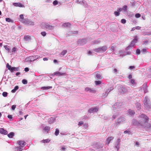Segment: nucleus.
<instances>
[{
    "instance_id": "nucleus-2",
    "label": "nucleus",
    "mask_w": 151,
    "mask_h": 151,
    "mask_svg": "<svg viewBox=\"0 0 151 151\" xmlns=\"http://www.w3.org/2000/svg\"><path fill=\"white\" fill-rule=\"evenodd\" d=\"M6 67L11 72H13L14 71H18L19 70V67H12L11 65H9L8 63L7 64Z\"/></svg>"
},
{
    "instance_id": "nucleus-23",
    "label": "nucleus",
    "mask_w": 151,
    "mask_h": 151,
    "mask_svg": "<svg viewBox=\"0 0 151 151\" xmlns=\"http://www.w3.org/2000/svg\"><path fill=\"white\" fill-rule=\"evenodd\" d=\"M14 135V133L13 132H11L8 134V136L10 138H12Z\"/></svg>"
},
{
    "instance_id": "nucleus-64",
    "label": "nucleus",
    "mask_w": 151,
    "mask_h": 151,
    "mask_svg": "<svg viewBox=\"0 0 151 151\" xmlns=\"http://www.w3.org/2000/svg\"><path fill=\"white\" fill-rule=\"evenodd\" d=\"M28 116V115L27 114L24 116V118L25 119H26L27 117Z\"/></svg>"
},
{
    "instance_id": "nucleus-1",
    "label": "nucleus",
    "mask_w": 151,
    "mask_h": 151,
    "mask_svg": "<svg viewBox=\"0 0 151 151\" xmlns=\"http://www.w3.org/2000/svg\"><path fill=\"white\" fill-rule=\"evenodd\" d=\"M139 122L136 120H134L133 121V124L134 125L139 126L140 125L142 127L145 128L146 127V125L148 123L149 121L148 117L145 114H142L139 116Z\"/></svg>"
},
{
    "instance_id": "nucleus-7",
    "label": "nucleus",
    "mask_w": 151,
    "mask_h": 151,
    "mask_svg": "<svg viewBox=\"0 0 151 151\" xmlns=\"http://www.w3.org/2000/svg\"><path fill=\"white\" fill-rule=\"evenodd\" d=\"M45 28L47 29L51 30L53 29L54 27L49 24L48 23H45L44 24Z\"/></svg>"
},
{
    "instance_id": "nucleus-50",
    "label": "nucleus",
    "mask_w": 151,
    "mask_h": 151,
    "mask_svg": "<svg viewBox=\"0 0 151 151\" xmlns=\"http://www.w3.org/2000/svg\"><path fill=\"white\" fill-rule=\"evenodd\" d=\"M115 48V46H111V49L113 50H114Z\"/></svg>"
},
{
    "instance_id": "nucleus-34",
    "label": "nucleus",
    "mask_w": 151,
    "mask_h": 151,
    "mask_svg": "<svg viewBox=\"0 0 151 151\" xmlns=\"http://www.w3.org/2000/svg\"><path fill=\"white\" fill-rule=\"evenodd\" d=\"M8 93L6 92H4L2 93V95L3 96L6 97L7 96Z\"/></svg>"
},
{
    "instance_id": "nucleus-52",
    "label": "nucleus",
    "mask_w": 151,
    "mask_h": 151,
    "mask_svg": "<svg viewBox=\"0 0 151 151\" xmlns=\"http://www.w3.org/2000/svg\"><path fill=\"white\" fill-rule=\"evenodd\" d=\"M122 8H118V12H121L122 11Z\"/></svg>"
},
{
    "instance_id": "nucleus-21",
    "label": "nucleus",
    "mask_w": 151,
    "mask_h": 151,
    "mask_svg": "<svg viewBox=\"0 0 151 151\" xmlns=\"http://www.w3.org/2000/svg\"><path fill=\"white\" fill-rule=\"evenodd\" d=\"M50 128L49 127L46 126L44 128V130L46 132H47V133L50 131Z\"/></svg>"
},
{
    "instance_id": "nucleus-47",
    "label": "nucleus",
    "mask_w": 151,
    "mask_h": 151,
    "mask_svg": "<svg viewBox=\"0 0 151 151\" xmlns=\"http://www.w3.org/2000/svg\"><path fill=\"white\" fill-rule=\"evenodd\" d=\"M8 117L9 119H12V115H9L8 116Z\"/></svg>"
},
{
    "instance_id": "nucleus-4",
    "label": "nucleus",
    "mask_w": 151,
    "mask_h": 151,
    "mask_svg": "<svg viewBox=\"0 0 151 151\" xmlns=\"http://www.w3.org/2000/svg\"><path fill=\"white\" fill-rule=\"evenodd\" d=\"M38 58L39 57L37 56H31L26 58L25 60L27 61L31 62L34 61Z\"/></svg>"
},
{
    "instance_id": "nucleus-40",
    "label": "nucleus",
    "mask_w": 151,
    "mask_h": 151,
    "mask_svg": "<svg viewBox=\"0 0 151 151\" xmlns=\"http://www.w3.org/2000/svg\"><path fill=\"white\" fill-rule=\"evenodd\" d=\"M114 14L116 16H118L120 14V13L119 12L116 11L114 12Z\"/></svg>"
},
{
    "instance_id": "nucleus-12",
    "label": "nucleus",
    "mask_w": 151,
    "mask_h": 151,
    "mask_svg": "<svg viewBox=\"0 0 151 151\" xmlns=\"http://www.w3.org/2000/svg\"><path fill=\"white\" fill-rule=\"evenodd\" d=\"M85 90L86 91H89L90 92L95 93L96 91L93 88H91L88 87H86L85 88Z\"/></svg>"
},
{
    "instance_id": "nucleus-32",
    "label": "nucleus",
    "mask_w": 151,
    "mask_h": 151,
    "mask_svg": "<svg viewBox=\"0 0 151 151\" xmlns=\"http://www.w3.org/2000/svg\"><path fill=\"white\" fill-rule=\"evenodd\" d=\"M129 113L130 115H132L134 114L135 112L132 110H129Z\"/></svg>"
},
{
    "instance_id": "nucleus-22",
    "label": "nucleus",
    "mask_w": 151,
    "mask_h": 151,
    "mask_svg": "<svg viewBox=\"0 0 151 151\" xmlns=\"http://www.w3.org/2000/svg\"><path fill=\"white\" fill-rule=\"evenodd\" d=\"M24 38L26 41H28L30 40L31 37L28 35L25 36Z\"/></svg>"
},
{
    "instance_id": "nucleus-55",
    "label": "nucleus",
    "mask_w": 151,
    "mask_h": 151,
    "mask_svg": "<svg viewBox=\"0 0 151 151\" xmlns=\"http://www.w3.org/2000/svg\"><path fill=\"white\" fill-rule=\"evenodd\" d=\"M4 47L7 50H8V51H9V49L6 46H4Z\"/></svg>"
},
{
    "instance_id": "nucleus-14",
    "label": "nucleus",
    "mask_w": 151,
    "mask_h": 151,
    "mask_svg": "<svg viewBox=\"0 0 151 151\" xmlns=\"http://www.w3.org/2000/svg\"><path fill=\"white\" fill-rule=\"evenodd\" d=\"M0 133L4 135H6L7 134V131L3 128H0Z\"/></svg>"
},
{
    "instance_id": "nucleus-16",
    "label": "nucleus",
    "mask_w": 151,
    "mask_h": 151,
    "mask_svg": "<svg viewBox=\"0 0 151 151\" xmlns=\"http://www.w3.org/2000/svg\"><path fill=\"white\" fill-rule=\"evenodd\" d=\"M114 138L113 137H110L108 138L106 140V143L109 144L111 140L113 139Z\"/></svg>"
},
{
    "instance_id": "nucleus-46",
    "label": "nucleus",
    "mask_w": 151,
    "mask_h": 151,
    "mask_svg": "<svg viewBox=\"0 0 151 151\" xmlns=\"http://www.w3.org/2000/svg\"><path fill=\"white\" fill-rule=\"evenodd\" d=\"M131 133V132L127 130H125L124 132V133L125 134L129 133Z\"/></svg>"
},
{
    "instance_id": "nucleus-11",
    "label": "nucleus",
    "mask_w": 151,
    "mask_h": 151,
    "mask_svg": "<svg viewBox=\"0 0 151 151\" xmlns=\"http://www.w3.org/2000/svg\"><path fill=\"white\" fill-rule=\"evenodd\" d=\"M13 5L15 6H18L20 7H25L24 5L22 4L21 3L19 2L13 3Z\"/></svg>"
},
{
    "instance_id": "nucleus-29",
    "label": "nucleus",
    "mask_w": 151,
    "mask_h": 151,
    "mask_svg": "<svg viewBox=\"0 0 151 151\" xmlns=\"http://www.w3.org/2000/svg\"><path fill=\"white\" fill-rule=\"evenodd\" d=\"M67 52L66 50H63L60 53V54L62 55H64Z\"/></svg>"
},
{
    "instance_id": "nucleus-10",
    "label": "nucleus",
    "mask_w": 151,
    "mask_h": 151,
    "mask_svg": "<svg viewBox=\"0 0 151 151\" xmlns=\"http://www.w3.org/2000/svg\"><path fill=\"white\" fill-rule=\"evenodd\" d=\"M125 121V120L124 118H118L117 120V122L116 123V124L117 125L119 123H122Z\"/></svg>"
},
{
    "instance_id": "nucleus-60",
    "label": "nucleus",
    "mask_w": 151,
    "mask_h": 151,
    "mask_svg": "<svg viewBox=\"0 0 151 151\" xmlns=\"http://www.w3.org/2000/svg\"><path fill=\"white\" fill-rule=\"evenodd\" d=\"M20 74V72H17L16 74V76H18Z\"/></svg>"
},
{
    "instance_id": "nucleus-53",
    "label": "nucleus",
    "mask_w": 151,
    "mask_h": 151,
    "mask_svg": "<svg viewBox=\"0 0 151 151\" xmlns=\"http://www.w3.org/2000/svg\"><path fill=\"white\" fill-rule=\"evenodd\" d=\"M61 150H62L64 151L65 150V147H62Z\"/></svg>"
},
{
    "instance_id": "nucleus-8",
    "label": "nucleus",
    "mask_w": 151,
    "mask_h": 151,
    "mask_svg": "<svg viewBox=\"0 0 151 151\" xmlns=\"http://www.w3.org/2000/svg\"><path fill=\"white\" fill-rule=\"evenodd\" d=\"M127 91V90L124 86H122L119 88V92L120 93H124Z\"/></svg>"
},
{
    "instance_id": "nucleus-30",
    "label": "nucleus",
    "mask_w": 151,
    "mask_h": 151,
    "mask_svg": "<svg viewBox=\"0 0 151 151\" xmlns=\"http://www.w3.org/2000/svg\"><path fill=\"white\" fill-rule=\"evenodd\" d=\"M59 133V131L58 129H56L55 130V135L57 136L58 135Z\"/></svg>"
},
{
    "instance_id": "nucleus-33",
    "label": "nucleus",
    "mask_w": 151,
    "mask_h": 151,
    "mask_svg": "<svg viewBox=\"0 0 151 151\" xmlns=\"http://www.w3.org/2000/svg\"><path fill=\"white\" fill-rule=\"evenodd\" d=\"M95 84L96 85H98L100 84L101 83V82L100 81H95Z\"/></svg>"
},
{
    "instance_id": "nucleus-15",
    "label": "nucleus",
    "mask_w": 151,
    "mask_h": 151,
    "mask_svg": "<svg viewBox=\"0 0 151 151\" xmlns=\"http://www.w3.org/2000/svg\"><path fill=\"white\" fill-rule=\"evenodd\" d=\"M122 105V104L120 103H115L113 106V108L116 109L118 108L119 106H121Z\"/></svg>"
},
{
    "instance_id": "nucleus-17",
    "label": "nucleus",
    "mask_w": 151,
    "mask_h": 151,
    "mask_svg": "<svg viewBox=\"0 0 151 151\" xmlns=\"http://www.w3.org/2000/svg\"><path fill=\"white\" fill-rule=\"evenodd\" d=\"M55 75H56L58 76H63L65 75V73H61L60 72L57 71L54 73Z\"/></svg>"
},
{
    "instance_id": "nucleus-57",
    "label": "nucleus",
    "mask_w": 151,
    "mask_h": 151,
    "mask_svg": "<svg viewBox=\"0 0 151 151\" xmlns=\"http://www.w3.org/2000/svg\"><path fill=\"white\" fill-rule=\"evenodd\" d=\"M134 68V66H130L129 67V68L131 69H133V68Z\"/></svg>"
},
{
    "instance_id": "nucleus-9",
    "label": "nucleus",
    "mask_w": 151,
    "mask_h": 151,
    "mask_svg": "<svg viewBox=\"0 0 151 151\" xmlns=\"http://www.w3.org/2000/svg\"><path fill=\"white\" fill-rule=\"evenodd\" d=\"M150 100L149 99V98L147 97H145V99L144 100V104L146 106H149V104L148 102H149Z\"/></svg>"
},
{
    "instance_id": "nucleus-63",
    "label": "nucleus",
    "mask_w": 151,
    "mask_h": 151,
    "mask_svg": "<svg viewBox=\"0 0 151 151\" xmlns=\"http://www.w3.org/2000/svg\"><path fill=\"white\" fill-rule=\"evenodd\" d=\"M53 62L54 63H57V61L56 60H53Z\"/></svg>"
},
{
    "instance_id": "nucleus-26",
    "label": "nucleus",
    "mask_w": 151,
    "mask_h": 151,
    "mask_svg": "<svg viewBox=\"0 0 151 151\" xmlns=\"http://www.w3.org/2000/svg\"><path fill=\"white\" fill-rule=\"evenodd\" d=\"M96 78L98 79H100L102 78L100 74L97 73L96 75Z\"/></svg>"
},
{
    "instance_id": "nucleus-27",
    "label": "nucleus",
    "mask_w": 151,
    "mask_h": 151,
    "mask_svg": "<svg viewBox=\"0 0 151 151\" xmlns=\"http://www.w3.org/2000/svg\"><path fill=\"white\" fill-rule=\"evenodd\" d=\"M52 87L51 86H49L47 87H42V89H48L50 88H52Z\"/></svg>"
},
{
    "instance_id": "nucleus-35",
    "label": "nucleus",
    "mask_w": 151,
    "mask_h": 151,
    "mask_svg": "<svg viewBox=\"0 0 151 151\" xmlns=\"http://www.w3.org/2000/svg\"><path fill=\"white\" fill-rule=\"evenodd\" d=\"M135 17L136 18H138L141 17V15L139 13H137L135 14Z\"/></svg>"
},
{
    "instance_id": "nucleus-28",
    "label": "nucleus",
    "mask_w": 151,
    "mask_h": 151,
    "mask_svg": "<svg viewBox=\"0 0 151 151\" xmlns=\"http://www.w3.org/2000/svg\"><path fill=\"white\" fill-rule=\"evenodd\" d=\"M50 141V140H49V139H45L41 141V142L43 143H47L49 142Z\"/></svg>"
},
{
    "instance_id": "nucleus-37",
    "label": "nucleus",
    "mask_w": 151,
    "mask_h": 151,
    "mask_svg": "<svg viewBox=\"0 0 151 151\" xmlns=\"http://www.w3.org/2000/svg\"><path fill=\"white\" fill-rule=\"evenodd\" d=\"M131 83L133 84H134L135 83V80L134 79H132L130 80Z\"/></svg>"
},
{
    "instance_id": "nucleus-51",
    "label": "nucleus",
    "mask_w": 151,
    "mask_h": 151,
    "mask_svg": "<svg viewBox=\"0 0 151 151\" xmlns=\"http://www.w3.org/2000/svg\"><path fill=\"white\" fill-rule=\"evenodd\" d=\"M132 78V75L131 74H130L129 75V76H128V78L129 79H131V78Z\"/></svg>"
},
{
    "instance_id": "nucleus-48",
    "label": "nucleus",
    "mask_w": 151,
    "mask_h": 151,
    "mask_svg": "<svg viewBox=\"0 0 151 151\" xmlns=\"http://www.w3.org/2000/svg\"><path fill=\"white\" fill-rule=\"evenodd\" d=\"M29 70V68H28L26 67L24 68V71L25 72H27Z\"/></svg>"
},
{
    "instance_id": "nucleus-36",
    "label": "nucleus",
    "mask_w": 151,
    "mask_h": 151,
    "mask_svg": "<svg viewBox=\"0 0 151 151\" xmlns=\"http://www.w3.org/2000/svg\"><path fill=\"white\" fill-rule=\"evenodd\" d=\"M22 83L23 84H26L27 83V81L25 79H23L22 80Z\"/></svg>"
},
{
    "instance_id": "nucleus-58",
    "label": "nucleus",
    "mask_w": 151,
    "mask_h": 151,
    "mask_svg": "<svg viewBox=\"0 0 151 151\" xmlns=\"http://www.w3.org/2000/svg\"><path fill=\"white\" fill-rule=\"evenodd\" d=\"M48 59L47 58H43V60L44 61L47 60Z\"/></svg>"
},
{
    "instance_id": "nucleus-19",
    "label": "nucleus",
    "mask_w": 151,
    "mask_h": 151,
    "mask_svg": "<svg viewBox=\"0 0 151 151\" xmlns=\"http://www.w3.org/2000/svg\"><path fill=\"white\" fill-rule=\"evenodd\" d=\"M17 48L14 47H13L12 49V55H13L15 53V52L17 51Z\"/></svg>"
},
{
    "instance_id": "nucleus-25",
    "label": "nucleus",
    "mask_w": 151,
    "mask_h": 151,
    "mask_svg": "<svg viewBox=\"0 0 151 151\" xmlns=\"http://www.w3.org/2000/svg\"><path fill=\"white\" fill-rule=\"evenodd\" d=\"M16 150L17 151H21L23 150L21 147H18L16 148Z\"/></svg>"
},
{
    "instance_id": "nucleus-41",
    "label": "nucleus",
    "mask_w": 151,
    "mask_h": 151,
    "mask_svg": "<svg viewBox=\"0 0 151 151\" xmlns=\"http://www.w3.org/2000/svg\"><path fill=\"white\" fill-rule=\"evenodd\" d=\"M127 6L126 5H124L123 8V10L125 11H126L127 10Z\"/></svg>"
},
{
    "instance_id": "nucleus-49",
    "label": "nucleus",
    "mask_w": 151,
    "mask_h": 151,
    "mask_svg": "<svg viewBox=\"0 0 151 151\" xmlns=\"http://www.w3.org/2000/svg\"><path fill=\"white\" fill-rule=\"evenodd\" d=\"M20 18L21 19H23V18H24L23 15V14H21L20 15Z\"/></svg>"
},
{
    "instance_id": "nucleus-59",
    "label": "nucleus",
    "mask_w": 151,
    "mask_h": 151,
    "mask_svg": "<svg viewBox=\"0 0 151 151\" xmlns=\"http://www.w3.org/2000/svg\"><path fill=\"white\" fill-rule=\"evenodd\" d=\"M117 116V115H114L113 116V118L114 119H115L116 118V116Z\"/></svg>"
},
{
    "instance_id": "nucleus-18",
    "label": "nucleus",
    "mask_w": 151,
    "mask_h": 151,
    "mask_svg": "<svg viewBox=\"0 0 151 151\" xmlns=\"http://www.w3.org/2000/svg\"><path fill=\"white\" fill-rule=\"evenodd\" d=\"M26 23L27 24H29L30 25H34V23L33 22H32L31 21L29 20H26L25 21Z\"/></svg>"
},
{
    "instance_id": "nucleus-31",
    "label": "nucleus",
    "mask_w": 151,
    "mask_h": 151,
    "mask_svg": "<svg viewBox=\"0 0 151 151\" xmlns=\"http://www.w3.org/2000/svg\"><path fill=\"white\" fill-rule=\"evenodd\" d=\"M6 21L8 22H12L13 21L9 18H6Z\"/></svg>"
},
{
    "instance_id": "nucleus-44",
    "label": "nucleus",
    "mask_w": 151,
    "mask_h": 151,
    "mask_svg": "<svg viewBox=\"0 0 151 151\" xmlns=\"http://www.w3.org/2000/svg\"><path fill=\"white\" fill-rule=\"evenodd\" d=\"M16 105H13L12 106V109L13 110H14L16 108Z\"/></svg>"
},
{
    "instance_id": "nucleus-42",
    "label": "nucleus",
    "mask_w": 151,
    "mask_h": 151,
    "mask_svg": "<svg viewBox=\"0 0 151 151\" xmlns=\"http://www.w3.org/2000/svg\"><path fill=\"white\" fill-rule=\"evenodd\" d=\"M136 53L137 54L139 55L140 53V51L139 49H137L136 51Z\"/></svg>"
},
{
    "instance_id": "nucleus-43",
    "label": "nucleus",
    "mask_w": 151,
    "mask_h": 151,
    "mask_svg": "<svg viewBox=\"0 0 151 151\" xmlns=\"http://www.w3.org/2000/svg\"><path fill=\"white\" fill-rule=\"evenodd\" d=\"M121 22L123 24H125L126 22V20L124 19H122L121 20Z\"/></svg>"
},
{
    "instance_id": "nucleus-62",
    "label": "nucleus",
    "mask_w": 151,
    "mask_h": 151,
    "mask_svg": "<svg viewBox=\"0 0 151 151\" xmlns=\"http://www.w3.org/2000/svg\"><path fill=\"white\" fill-rule=\"evenodd\" d=\"M114 72H116L117 71V70L115 68L114 70Z\"/></svg>"
},
{
    "instance_id": "nucleus-45",
    "label": "nucleus",
    "mask_w": 151,
    "mask_h": 151,
    "mask_svg": "<svg viewBox=\"0 0 151 151\" xmlns=\"http://www.w3.org/2000/svg\"><path fill=\"white\" fill-rule=\"evenodd\" d=\"M83 124V122L82 121H80L79 122L78 125L79 126H81Z\"/></svg>"
},
{
    "instance_id": "nucleus-39",
    "label": "nucleus",
    "mask_w": 151,
    "mask_h": 151,
    "mask_svg": "<svg viewBox=\"0 0 151 151\" xmlns=\"http://www.w3.org/2000/svg\"><path fill=\"white\" fill-rule=\"evenodd\" d=\"M58 2L57 1L55 0L53 2V4L54 5H57L58 4Z\"/></svg>"
},
{
    "instance_id": "nucleus-24",
    "label": "nucleus",
    "mask_w": 151,
    "mask_h": 151,
    "mask_svg": "<svg viewBox=\"0 0 151 151\" xmlns=\"http://www.w3.org/2000/svg\"><path fill=\"white\" fill-rule=\"evenodd\" d=\"M62 25L64 27H67L70 26L71 24L70 23H67L63 24Z\"/></svg>"
},
{
    "instance_id": "nucleus-61",
    "label": "nucleus",
    "mask_w": 151,
    "mask_h": 151,
    "mask_svg": "<svg viewBox=\"0 0 151 151\" xmlns=\"http://www.w3.org/2000/svg\"><path fill=\"white\" fill-rule=\"evenodd\" d=\"M136 144L137 145H138V146L139 145V143L138 142H136Z\"/></svg>"
},
{
    "instance_id": "nucleus-38",
    "label": "nucleus",
    "mask_w": 151,
    "mask_h": 151,
    "mask_svg": "<svg viewBox=\"0 0 151 151\" xmlns=\"http://www.w3.org/2000/svg\"><path fill=\"white\" fill-rule=\"evenodd\" d=\"M41 34L42 36H46V33L45 32L43 31L41 32Z\"/></svg>"
},
{
    "instance_id": "nucleus-3",
    "label": "nucleus",
    "mask_w": 151,
    "mask_h": 151,
    "mask_svg": "<svg viewBox=\"0 0 151 151\" xmlns=\"http://www.w3.org/2000/svg\"><path fill=\"white\" fill-rule=\"evenodd\" d=\"M107 49L106 46H104L97 48L95 49L94 51L96 52H103L106 51Z\"/></svg>"
},
{
    "instance_id": "nucleus-13",
    "label": "nucleus",
    "mask_w": 151,
    "mask_h": 151,
    "mask_svg": "<svg viewBox=\"0 0 151 151\" xmlns=\"http://www.w3.org/2000/svg\"><path fill=\"white\" fill-rule=\"evenodd\" d=\"M17 143H18L20 146H24L26 144V142L24 141L20 140L17 142Z\"/></svg>"
},
{
    "instance_id": "nucleus-54",
    "label": "nucleus",
    "mask_w": 151,
    "mask_h": 151,
    "mask_svg": "<svg viewBox=\"0 0 151 151\" xmlns=\"http://www.w3.org/2000/svg\"><path fill=\"white\" fill-rule=\"evenodd\" d=\"M141 28V27L139 26H137L136 27L135 29H139Z\"/></svg>"
},
{
    "instance_id": "nucleus-56",
    "label": "nucleus",
    "mask_w": 151,
    "mask_h": 151,
    "mask_svg": "<svg viewBox=\"0 0 151 151\" xmlns=\"http://www.w3.org/2000/svg\"><path fill=\"white\" fill-rule=\"evenodd\" d=\"M146 51V49L145 48H144L142 50V51L143 52H145Z\"/></svg>"
},
{
    "instance_id": "nucleus-20",
    "label": "nucleus",
    "mask_w": 151,
    "mask_h": 151,
    "mask_svg": "<svg viewBox=\"0 0 151 151\" xmlns=\"http://www.w3.org/2000/svg\"><path fill=\"white\" fill-rule=\"evenodd\" d=\"M19 88V86H16L14 89L12 90L11 92L12 93H15L16 90L18 89Z\"/></svg>"
},
{
    "instance_id": "nucleus-5",
    "label": "nucleus",
    "mask_w": 151,
    "mask_h": 151,
    "mask_svg": "<svg viewBox=\"0 0 151 151\" xmlns=\"http://www.w3.org/2000/svg\"><path fill=\"white\" fill-rule=\"evenodd\" d=\"M138 39L137 36H136L134 37V39L132 41L130 45L128 46L129 47H133L135 45V43L137 42Z\"/></svg>"
},
{
    "instance_id": "nucleus-6",
    "label": "nucleus",
    "mask_w": 151,
    "mask_h": 151,
    "mask_svg": "<svg viewBox=\"0 0 151 151\" xmlns=\"http://www.w3.org/2000/svg\"><path fill=\"white\" fill-rule=\"evenodd\" d=\"M98 109L99 108L97 107L91 108L88 110V112L90 113L97 112L98 111Z\"/></svg>"
}]
</instances>
